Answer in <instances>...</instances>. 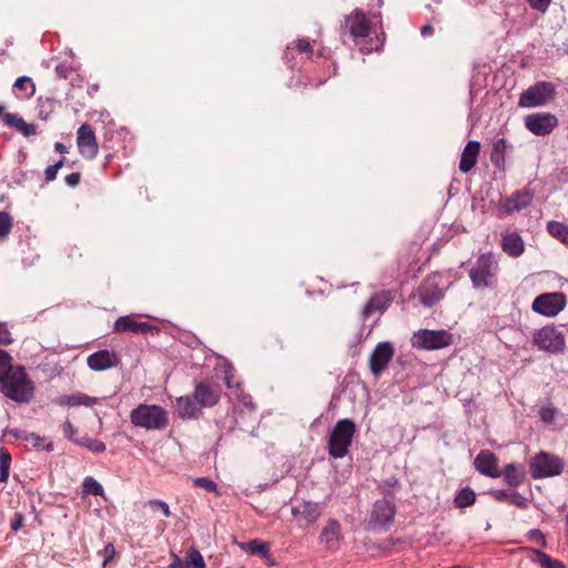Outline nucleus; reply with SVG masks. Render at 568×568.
<instances>
[{"instance_id":"6","label":"nucleus","mask_w":568,"mask_h":568,"mask_svg":"<svg viewBox=\"0 0 568 568\" xmlns=\"http://www.w3.org/2000/svg\"><path fill=\"white\" fill-rule=\"evenodd\" d=\"M412 344L420 349H440L453 344V335L445 329H419L414 333Z\"/></svg>"},{"instance_id":"13","label":"nucleus","mask_w":568,"mask_h":568,"mask_svg":"<svg viewBox=\"0 0 568 568\" xmlns=\"http://www.w3.org/2000/svg\"><path fill=\"white\" fill-rule=\"evenodd\" d=\"M77 143L79 152L85 159H94L98 154L99 146L95 134L90 124L83 123L77 132Z\"/></svg>"},{"instance_id":"8","label":"nucleus","mask_w":568,"mask_h":568,"mask_svg":"<svg viewBox=\"0 0 568 568\" xmlns=\"http://www.w3.org/2000/svg\"><path fill=\"white\" fill-rule=\"evenodd\" d=\"M496 265L495 256L491 253L481 254L476 265L469 271V277L475 287H488L491 285L493 268Z\"/></svg>"},{"instance_id":"48","label":"nucleus","mask_w":568,"mask_h":568,"mask_svg":"<svg viewBox=\"0 0 568 568\" xmlns=\"http://www.w3.org/2000/svg\"><path fill=\"white\" fill-rule=\"evenodd\" d=\"M296 50L301 53H312L313 47L308 39H300L296 42Z\"/></svg>"},{"instance_id":"30","label":"nucleus","mask_w":568,"mask_h":568,"mask_svg":"<svg viewBox=\"0 0 568 568\" xmlns=\"http://www.w3.org/2000/svg\"><path fill=\"white\" fill-rule=\"evenodd\" d=\"M507 148L508 141L505 138H499L493 143L490 161L495 166L500 168L504 164Z\"/></svg>"},{"instance_id":"22","label":"nucleus","mask_w":568,"mask_h":568,"mask_svg":"<svg viewBox=\"0 0 568 568\" xmlns=\"http://www.w3.org/2000/svg\"><path fill=\"white\" fill-rule=\"evenodd\" d=\"M200 410L201 407L193 395L182 396L176 399V412L183 419L197 417Z\"/></svg>"},{"instance_id":"26","label":"nucleus","mask_w":568,"mask_h":568,"mask_svg":"<svg viewBox=\"0 0 568 568\" xmlns=\"http://www.w3.org/2000/svg\"><path fill=\"white\" fill-rule=\"evenodd\" d=\"M532 200V194L528 191L518 192L513 196L508 197L504 202V209L506 212H518L527 207Z\"/></svg>"},{"instance_id":"46","label":"nucleus","mask_w":568,"mask_h":568,"mask_svg":"<svg viewBox=\"0 0 568 568\" xmlns=\"http://www.w3.org/2000/svg\"><path fill=\"white\" fill-rule=\"evenodd\" d=\"M531 9L545 13L552 0H527Z\"/></svg>"},{"instance_id":"4","label":"nucleus","mask_w":568,"mask_h":568,"mask_svg":"<svg viewBox=\"0 0 568 568\" xmlns=\"http://www.w3.org/2000/svg\"><path fill=\"white\" fill-rule=\"evenodd\" d=\"M555 95L556 90L552 83L539 81L520 94L518 104L521 108L542 106L552 101Z\"/></svg>"},{"instance_id":"54","label":"nucleus","mask_w":568,"mask_h":568,"mask_svg":"<svg viewBox=\"0 0 568 568\" xmlns=\"http://www.w3.org/2000/svg\"><path fill=\"white\" fill-rule=\"evenodd\" d=\"M8 433L18 439L29 440L30 438V433L23 429H10Z\"/></svg>"},{"instance_id":"47","label":"nucleus","mask_w":568,"mask_h":568,"mask_svg":"<svg viewBox=\"0 0 568 568\" xmlns=\"http://www.w3.org/2000/svg\"><path fill=\"white\" fill-rule=\"evenodd\" d=\"M62 430H63L64 436L68 439L72 440L74 443H75V439H79L78 437H75L77 428L73 426V424L70 420H65L63 423Z\"/></svg>"},{"instance_id":"35","label":"nucleus","mask_w":568,"mask_h":568,"mask_svg":"<svg viewBox=\"0 0 568 568\" xmlns=\"http://www.w3.org/2000/svg\"><path fill=\"white\" fill-rule=\"evenodd\" d=\"M184 560H185L186 568H204L205 567V561L203 559V556L195 548H191L186 552Z\"/></svg>"},{"instance_id":"3","label":"nucleus","mask_w":568,"mask_h":568,"mask_svg":"<svg viewBox=\"0 0 568 568\" xmlns=\"http://www.w3.org/2000/svg\"><path fill=\"white\" fill-rule=\"evenodd\" d=\"M356 424L344 418L336 423L328 437V454L333 458H343L347 455L353 437L356 433Z\"/></svg>"},{"instance_id":"39","label":"nucleus","mask_w":568,"mask_h":568,"mask_svg":"<svg viewBox=\"0 0 568 568\" xmlns=\"http://www.w3.org/2000/svg\"><path fill=\"white\" fill-rule=\"evenodd\" d=\"M12 229V217L4 211H0V239H4Z\"/></svg>"},{"instance_id":"43","label":"nucleus","mask_w":568,"mask_h":568,"mask_svg":"<svg viewBox=\"0 0 568 568\" xmlns=\"http://www.w3.org/2000/svg\"><path fill=\"white\" fill-rule=\"evenodd\" d=\"M27 85H29L31 88V92L29 95H33L34 92H36V85L34 83L32 82V79L27 77V75H23V77H20L16 80L13 87L18 90H26L27 89Z\"/></svg>"},{"instance_id":"11","label":"nucleus","mask_w":568,"mask_h":568,"mask_svg":"<svg viewBox=\"0 0 568 568\" xmlns=\"http://www.w3.org/2000/svg\"><path fill=\"white\" fill-rule=\"evenodd\" d=\"M524 121L526 128L535 135H547L558 125L556 115L549 112L528 114Z\"/></svg>"},{"instance_id":"16","label":"nucleus","mask_w":568,"mask_h":568,"mask_svg":"<svg viewBox=\"0 0 568 568\" xmlns=\"http://www.w3.org/2000/svg\"><path fill=\"white\" fill-rule=\"evenodd\" d=\"M475 468L483 475L491 478L500 477L501 473L498 470V459L489 450H481L476 456L474 462Z\"/></svg>"},{"instance_id":"62","label":"nucleus","mask_w":568,"mask_h":568,"mask_svg":"<svg viewBox=\"0 0 568 568\" xmlns=\"http://www.w3.org/2000/svg\"><path fill=\"white\" fill-rule=\"evenodd\" d=\"M378 6H383V0H378Z\"/></svg>"},{"instance_id":"37","label":"nucleus","mask_w":568,"mask_h":568,"mask_svg":"<svg viewBox=\"0 0 568 568\" xmlns=\"http://www.w3.org/2000/svg\"><path fill=\"white\" fill-rule=\"evenodd\" d=\"M82 486L85 494L102 496L104 493L102 485L90 476L84 478Z\"/></svg>"},{"instance_id":"59","label":"nucleus","mask_w":568,"mask_h":568,"mask_svg":"<svg viewBox=\"0 0 568 568\" xmlns=\"http://www.w3.org/2000/svg\"><path fill=\"white\" fill-rule=\"evenodd\" d=\"M54 149H55V151H57V152H59V153H67V151H68V150H67V146H65L63 143H61V142H57V143L54 144Z\"/></svg>"},{"instance_id":"17","label":"nucleus","mask_w":568,"mask_h":568,"mask_svg":"<svg viewBox=\"0 0 568 568\" xmlns=\"http://www.w3.org/2000/svg\"><path fill=\"white\" fill-rule=\"evenodd\" d=\"M345 27L353 38H365L371 30L364 12L359 9H355L351 16L345 18Z\"/></svg>"},{"instance_id":"34","label":"nucleus","mask_w":568,"mask_h":568,"mask_svg":"<svg viewBox=\"0 0 568 568\" xmlns=\"http://www.w3.org/2000/svg\"><path fill=\"white\" fill-rule=\"evenodd\" d=\"M547 230L554 237L561 241L562 243L568 244V226L567 225H565L560 222H557V221H550L547 223Z\"/></svg>"},{"instance_id":"60","label":"nucleus","mask_w":568,"mask_h":568,"mask_svg":"<svg viewBox=\"0 0 568 568\" xmlns=\"http://www.w3.org/2000/svg\"><path fill=\"white\" fill-rule=\"evenodd\" d=\"M565 521H566V526H567V534H568V513L566 514Z\"/></svg>"},{"instance_id":"40","label":"nucleus","mask_w":568,"mask_h":568,"mask_svg":"<svg viewBox=\"0 0 568 568\" xmlns=\"http://www.w3.org/2000/svg\"><path fill=\"white\" fill-rule=\"evenodd\" d=\"M2 119L8 126L14 128L18 131H21L23 124L26 123L21 116L12 113H4Z\"/></svg>"},{"instance_id":"41","label":"nucleus","mask_w":568,"mask_h":568,"mask_svg":"<svg viewBox=\"0 0 568 568\" xmlns=\"http://www.w3.org/2000/svg\"><path fill=\"white\" fill-rule=\"evenodd\" d=\"M28 442H31L32 445L38 449H43L47 452H50L53 449L52 443H48L44 445L45 438L41 437L40 435H38L36 433H30V438Z\"/></svg>"},{"instance_id":"14","label":"nucleus","mask_w":568,"mask_h":568,"mask_svg":"<svg viewBox=\"0 0 568 568\" xmlns=\"http://www.w3.org/2000/svg\"><path fill=\"white\" fill-rule=\"evenodd\" d=\"M394 355L393 345L389 342L379 343L369 356L371 372L377 377L386 368Z\"/></svg>"},{"instance_id":"7","label":"nucleus","mask_w":568,"mask_h":568,"mask_svg":"<svg viewBox=\"0 0 568 568\" xmlns=\"http://www.w3.org/2000/svg\"><path fill=\"white\" fill-rule=\"evenodd\" d=\"M532 344L539 349L559 353L565 348V337L554 326H545L534 334Z\"/></svg>"},{"instance_id":"49","label":"nucleus","mask_w":568,"mask_h":568,"mask_svg":"<svg viewBox=\"0 0 568 568\" xmlns=\"http://www.w3.org/2000/svg\"><path fill=\"white\" fill-rule=\"evenodd\" d=\"M12 342V337L10 332L7 329L6 325L0 323V344L9 345Z\"/></svg>"},{"instance_id":"57","label":"nucleus","mask_w":568,"mask_h":568,"mask_svg":"<svg viewBox=\"0 0 568 568\" xmlns=\"http://www.w3.org/2000/svg\"><path fill=\"white\" fill-rule=\"evenodd\" d=\"M104 551H105L106 556H105V559H104L103 564L105 565L108 562V560L114 555V547H113V545H111V544L106 545L105 548H104Z\"/></svg>"},{"instance_id":"27","label":"nucleus","mask_w":568,"mask_h":568,"mask_svg":"<svg viewBox=\"0 0 568 568\" xmlns=\"http://www.w3.org/2000/svg\"><path fill=\"white\" fill-rule=\"evenodd\" d=\"M341 525L337 520L331 519L323 528L321 540L329 548L335 549L339 540Z\"/></svg>"},{"instance_id":"28","label":"nucleus","mask_w":568,"mask_h":568,"mask_svg":"<svg viewBox=\"0 0 568 568\" xmlns=\"http://www.w3.org/2000/svg\"><path fill=\"white\" fill-rule=\"evenodd\" d=\"M490 494L497 501L508 503L521 509H526L528 507L527 498L517 491L508 493L504 489H496Z\"/></svg>"},{"instance_id":"19","label":"nucleus","mask_w":568,"mask_h":568,"mask_svg":"<svg viewBox=\"0 0 568 568\" xmlns=\"http://www.w3.org/2000/svg\"><path fill=\"white\" fill-rule=\"evenodd\" d=\"M114 331L118 333L146 334L155 328L145 322H138L131 316H121L114 323Z\"/></svg>"},{"instance_id":"42","label":"nucleus","mask_w":568,"mask_h":568,"mask_svg":"<svg viewBox=\"0 0 568 568\" xmlns=\"http://www.w3.org/2000/svg\"><path fill=\"white\" fill-rule=\"evenodd\" d=\"M193 483L196 487L203 488L209 491H214L217 494V485L207 477L194 478Z\"/></svg>"},{"instance_id":"31","label":"nucleus","mask_w":568,"mask_h":568,"mask_svg":"<svg viewBox=\"0 0 568 568\" xmlns=\"http://www.w3.org/2000/svg\"><path fill=\"white\" fill-rule=\"evenodd\" d=\"M98 399L95 397H90L88 395H70V396H63L59 399L60 405H68V406H92L97 404Z\"/></svg>"},{"instance_id":"2","label":"nucleus","mask_w":568,"mask_h":568,"mask_svg":"<svg viewBox=\"0 0 568 568\" xmlns=\"http://www.w3.org/2000/svg\"><path fill=\"white\" fill-rule=\"evenodd\" d=\"M131 423L148 430L164 429L169 424L166 410L159 405L140 404L130 413Z\"/></svg>"},{"instance_id":"36","label":"nucleus","mask_w":568,"mask_h":568,"mask_svg":"<svg viewBox=\"0 0 568 568\" xmlns=\"http://www.w3.org/2000/svg\"><path fill=\"white\" fill-rule=\"evenodd\" d=\"M75 444L83 446L93 453H103L105 450V444L103 442L87 436L75 439Z\"/></svg>"},{"instance_id":"21","label":"nucleus","mask_w":568,"mask_h":568,"mask_svg":"<svg viewBox=\"0 0 568 568\" xmlns=\"http://www.w3.org/2000/svg\"><path fill=\"white\" fill-rule=\"evenodd\" d=\"M480 151V143L471 140L464 148L459 161V170L463 173H468L477 163V158Z\"/></svg>"},{"instance_id":"15","label":"nucleus","mask_w":568,"mask_h":568,"mask_svg":"<svg viewBox=\"0 0 568 568\" xmlns=\"http://www.w3.org/2000/svg\"><path fill=\"white\" fill-rule=\"evenodd\" d=\"M120 363L119 356L114 352L108 349L98 351L87 358L88 366L95 372L105 371L111 367L118 366Z\"/></svg>"},{"instance_id":"50","label":"nucleus","mask_w":568,"mask_h":568,"mask_svg":"<svg viewBox=\"0 0 568 568\" xmlns=\"http://www.w3.org/2000/svg\"><path fill=\"white\" fill-rule=\"evenodd\" d=\"M540 418L545 423H552L555 420V410L551 408H541L540 409Z\"/></svg>"},{"instance_id":"58","label":"nucleus","mask_w":568,"mask_h":568,"mask_svg":"<svg viewBox=\"0 0 568 568\" xmlns=\"http://www.w3.org/2000/svg\"><path fill=\"white\" fill-rule=\"evenodd\" d=\"M434 31L433 27L430 24H425L420 29V33L422 36H428V34H432Z\"/></svg>"},{"instance_id":"25","label":"nucleus","mask_w":568,"mask_h":568,"mask_svg":"<svg viewBox=\"0 0 568 568\" xmlns=\"http://www.w3.org/2000/svg\"><path fill=\"white\" fill-rule=\"evenodd\" d=\"M501 474L504 475L505 483L510 487H518L524 483L526 477L524 466L514 463L507 464Z\"/></svg>"},{"instance_id":"32","label":"nucleus","mask_w":568,"mask_h":568,"mask_svg":"<svg viewBox=\"0 0 568 568\" xmlns=\"http://www.w3.org/2000/svg\"><path fill=\"white\" fill-rule=\"evenodd\" d=\"M531 551L534 554L532 561L538 562L541 568H566L560 560L551 558L546 552L537 549H531Z\"/></svg>"},{"instance_id":"55","label":"nucleus","mask_w":568,"mask_h":568,"mask_svg":"<svg viewBox=\"0 0 568 568\" xmlns=\"http://www.w3.org/2000/svg\"><path fill=\"white\" fill-rule=\"evenodd\" d=\"M24 136H30V135H34L37 133L36 131V125L34 124H29V123H24L23 126H22V130L20 131Z\"/></svg>"},{"instance_id":"5","label":"nucleus","mask_w":568,"mask_h":568,"mask_svg":"<svg viewBox=\"0 0 568 568\" xmlns=\"http://www.w3.org/2000/svg\"><path fill=\"white\" fill-rule=\"evenodd\" d=\"M529 470L534 479L558 476L564 470L562 460L545 452H540L529 463Z\"/></svg>"},{"instance_id":"10","label":"nucleus","mask_w":568,"mask_h":568,"mask_svg":"<svg viewBox=\"0 0 568 568\" xmlns=\"http://www.w3.org/2000/svg\"><path fill=\"white\" fill-rule=\"evenodd\" d=\"M394 515L395 507L390 501L386 499L377 500L373 506L368 526L373 530L386 529L393 521Z\"/></svg>"},{"instance_id":"61","label":"nucleus","mask_w":568,"mask_h":568,"mask_svg":"<svg viewBox=\"0 0 568 568\" xmlns=\"http://www.w3.org/2000/svg\"><path fill=\"white\" fill-rule=\"evenodd\" d=\"M3 110H4L3 105H0V115L2 114Z\"/></svg>"},{"instance_id":"51","label":"nucleus","mask_w":568,"mask_h":568,"mask_svg":"<svg viewBox=\"0 0 568 568\" xmlns=\"http://www.w3.org/2000/svg\"><path fill=\"white\" fill-rule=\"evenodd\" d=\"M80 178H81V175L79 172H73V173L67 175L64 181L69 186L75 187L80 183Z\"/></svg>"},{"instance_id":"52","label":"nucleus","mask_w":568,"mask_h":568,"mask_svg":"<svg viewBox=\"0 0 568 568\" xmlns=\"http://www.w3.org/2000/svg\"><path fill=\"white\" fill-rule=\"evenodd\" d=\"M23 516L19 513L14 514L13 519L11 520L10 527L12 530L18 531L23 525Z\"/></svg>"},{"instance_id":"33","label":"nucleus","mask_w":568,"mask_h":568,"mask_svg":"<svg viewBox=\"0 0 568 568\" xmlns=\"http://www.w3.org/2000/svg\"><path fill=\"white\" fill-rule=\"evenodd\" d=\"M475 500H476L475 491L469 487H465L457 493L454 501L457 507L465 508V507L474 505Z\"/></svg>"},{"instance_id":"44","label":"nucleus","mask_w":568,"mask_h":568,"mask_svg":"<svg viewBox=\"0 0 568 568\" xmlns=\"http://www.w3.org/2000/svg\"><path fill=\"white\" fill-rule=\"evenodd\" d=\"M63 163H64V159L62 158L57 163L49 165L44 171L45 181L51 182V181L55 180L57 173H58L59 169L62 168Z\"/></svg>"},{"instance_id":"24","label":"nucleus","mask_w":568,"mask_h":568,"mask_svg":"<svg viewBox=\"0 0 568 568\" xmlns=\"http://www.w3.org/2000/svg\"><path fill=\"white\" fill-rule=\"evenodd\" d=\"M501 247L509 256L513 257L520 256L525 251L524 241L521 236L516 232L507 234L503 237Z\"/></svg>"},{"instance_id":"45","label":"nucleus","mask_w":568,"mask_h":568,"mask_svg":"<svg viewBox=\"0 0 568 568\" xmlns=\"http://www.w3.org/2000/svg\"><path fill=\"white\" fill-rule=\"evenodd\" d=\"M149 507L153 508V509H159L162 511V514L169 518L171 516V510H170V507L169 505L164 501V500H161V499H151L148 501L146 504Z\"/></svg>"},{"instance_id":"1","label":"nucleus","mask_w":568,"mask_h":568,"mask_svg":"<svg viewBox=\"0 0 568 568\" xmlns=\"http://www.w3.org/2000/svg\"><path fill=\"white\" fill-rule=\"evenodd\" d=\"M1 393L17 403H28L33 396L32 383L22 366L12 367L0 381Z\"/></svg>"},{"instance_id":"53","label":"nucleus","mask_w":568,"mask_h":568,"mask_svg":"<svg viewBox=\"0 0 568 568\" xmlns=\"http://www.w3.org/2000/svg\"><path fill=\"white\" fill-rule=\"evenodd\" d=\"M529 536L532 540L540 542L542 547L546 546V540L542 532L539 529H531Z\"/></svg>"},{"instance_id":"20","label":"nucleus","mask_w":568,"mask_h":568,"mask_svg":"<svg viewBox=\"0 0 568 568\" xmlns=\"http://www.w3.org/2000/svg\"><path fill=\"white\" fill-rule=\"evenodd\" d=\"M193 396L200 407H211L219 402L220 394L216 387L205 383H199L195 386Z\"/></svg>"},{"instance_id":"38","label":"nucleus","mask_w":568,"mask_h":568,"mask_svg":"<svg viewBox=\"0 0 568 568\" xmlns=\"http://www.w3.org/2000/svg\"><path fill=\"white\" fill-rule=\"evenodd\" d=\"M11 464V456L4 448L0 449V481H7L9 477V469Z\"/></svg>"},{"instance_id":"12","label":"nucleus","mask_w":568,"mask_h":568,"mask_svg":"<svg viewBox=\"0 0 568 568\" xmlns=\"http://www.w3.org/2000/svg\"><path fill=\"white\" fill-rule=\"evenodd\" d=\"M417 296L420 304L426 307H433L444 297L436 275L428 276L422 282L417 290Z\"/></svg>"},{"instance_id":"29","label":"nucleus","mask_w":568,"mask_h":568,"mask_svg":"<svg viewBox=\"0 0 568 568\" xmlns=\"http://www.w3.org/2000/svg\"><path fill=\"white\" fill-rule=\"evenodd\" d=\"M242 550L251 555H260L262 558H268L270 544L253 539L246 542H239Z\"/></svg>"},{"instance_id":"18","label":"nucleus","mask_w":568,"mask_h":568,"mask_svg":"<svg viewBox=\"0 0 568 568\" xmlns=\"http://www.w3.org/2000/svg\"><path fill=\"white\" fill-rule=\"evenodd\" d=\"M392 302V295L388 291L377 292L364 305L361 316L363 321L369 318L375 312H384Z\"/></svg>"},{"instance_id":"23","label":"nucleus","mask_w":568,"mask_h":568,"mask_svg":"<svg viewBox=\"0 0 568 568\" xmlns=\"http://www.w3.org/2000/svg\"><path fill=\"white\" fill-rule=\"evenodd\" d=\"M292 514L307 524H313L320 516L318 505L312 501H303L292 507Z\"/></svg>"},{"instance_id":"56","label":"nucleus","mask_w":568,"mask_h":568,"mask_svg":"<svg viewBox=\"0 0 568 568\" xmlns=\"http://www.w3.org/2000/svg\"><path fill=\"white\" fill-rule=\"evenodd\" d=\"M168 568H186L185 560L180 559L176 555H173V561Z\"/></svg>"},{"instance_id":"9","label":"nucleus","mask_w":568,"mask_h":568,"mask_svg":"<svg viewBox=\"0 0 568 568\" xmlns=\"http://www.w3.org/2000/svg\"><path fill=\"white\" fill-rule=\"evenodd\" d=\"M567 298L564 293H546L535 298L532 310L545 316H556L565 308Z\"/></svg>"}]
</instances>
